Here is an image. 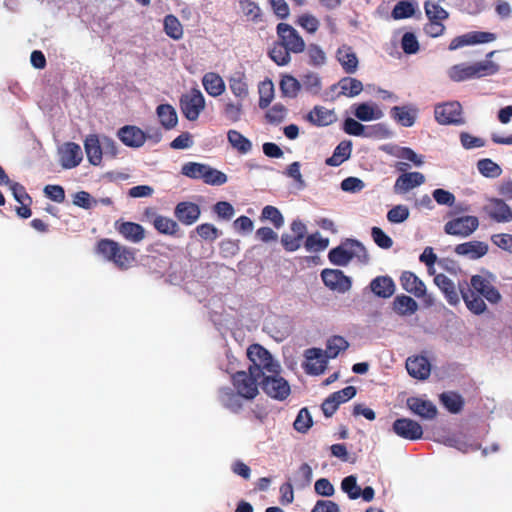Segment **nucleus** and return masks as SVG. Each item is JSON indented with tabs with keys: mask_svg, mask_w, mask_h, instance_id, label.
<instances>
[{
	"mask_svg": "<svg viewBox=\"0 0 512 512\" xmlns=\"http://www.w3.org/2000/svg\"><path fill=\"white\" fill-rule=\"evenodd\" d=\"M251 362L247 371H237L231 376V387H221L217 392L220 404L233 413H239L244 401H253L259 395L261 377L267 372H276L278 362L260 344H252L247 349Z\"/></svg>",
	"mask_w": 512,
	"mask_h": 512,
	"instance_id": "obj_1",
	"label": "nucleus"
},
{
	"mask_svg": "<svg viewBox=\"0 0 512 512\" xmlns=\"http://www.w3.org/2000/svg\"><path fill=\"white\" fill-rule=\"evenodd\" d=\"M458 289L467 309L475 315H480L487 309L483 298L492 304L501 300L498 289L482 275H473L470 283L459 282Z\"/></svg>",
	"mask_w": 512,
	"mask_h": 512,
	"instance_id": "obj_2",
	"label": "nucleus"
},
{
	"mask_svg": "<svg viewBox=\"0 0 512 512\" xmlns=\"http://www.w3.org/2000/svg\"><path fill=\"white\" fill-rule=\"evenodd\" d=\"M95 253L120 270L131 268L136 262V250L119 242L102 238L97 241Z\"/></svg>",
	"mask_w": 512,
	"mask_h": 512,
	"instance_id": "obj_3",
	"label": "nucleus"
},
{
	"mask_svg": "<svg viewBox=\"0 0 512 512\" xmlns=\"http://www.w3.org/2000/svg\"><path fill=\"white\" fill-rule=\"evenodd\" d=\"M499 70L500 66L497 63L487 59L472 64L460 63L453 65L448 70V76L454 82H463L492 76L497 74Z\"/></svg>",
	"mask_w": 512,
	"mask_h": 512,
	"instance_id": "obj_4",
	"label": "nucleus"
},
{
	"mask_svg": "<svg viewBox=\"0 0 512 512\" xmlns=\"http://www.w3.org/2000/svg\"><path fill=\"white\" fill-rule=\"evenodd\" d=\"M280 364L276 372H267L261 377L263 392L272 399L283 401L288 398L291 388L286 379L280 376Z\"/></svg>",
	"mask_w": 512,
	"mask_h": 512,
	"instance_id": "obj_5",
	"label": "nucleus"
},
{
	"mask_svg": "<svg viewBox=\"0 0 512 512\" xmlns=\"http://www.w3.org/2000/svg\"><path fill=\"white\" fill-rule=\"evenodd\" d=\"M180 110L189 121H196L205 109V98L200 90L191 89L183 94L179 100Z\"/></svg>",
	"mask_w": 512,
	"mask_h": 512,
	"instance_id": "obj_6",
	"label": "nucleus"
},
{
	"mask_svg": "<svg viewBox=\"0 0 512 512\" xmlns=\"http://www.w3.org/2000/svg\"><path fill=\"white\" fill-rule=\"evenodd\" d=\"M478 227V217L465 215L447 221L444 225V232L448 235L465 238L476 231Z\"/></svg>",
	"mask_w": 512,
	"mask_h": 512,
	"instance_id": "obj_7",
	"label": "nucleus"
},
{
	"mask_svg": "<svg viewBox=\"0 0 512 512\" xmlns=\"http://www.w3.org/2000/svg\"><path fill=\"white\" fill-rule=\"evenodd\" d=\"M278 40L291 53L299 54L305 50V42L298 31L287 23H279L276 27Z\"/></svg>",
	"mask_w": 512,
	"mask_h": 512,
	"instance_id": "obj_8",
	"label": "nucleus"
},
{
	"mask_svg": "<svg viewBox=\"0 0 512 512\" xmlns=\"http://www.w3.org/2000/svg\"><path fill=\"white\" fill-rule=\"evenodd\" d=\"M401 287L417 298L423 299L427 306L434 304L433 298L426 293L424 282L411 271H404L400 276Z\"/></svg>",
	"mask_w": 512,
	"mask_h": 512,
	"instance_id": "obj_9",
	"label": "nucleus"
},
{
	"mask_svg": "<svg viewBox=\"0 0 512 512\" xmlns=\"http://www.w3.org/2000/svg\"><path fill=\"white\" fill-rule=\"evenodd\" d=\"M434 114L436 121L441 125H459L464 123L462 106L457 101L437 105Z\"/></svg>",
	"mask_w": 512,
	"mask_h": 512,
	"instance_id": "obj_10",
	"label": "nucleus"
},
{
	"mask_svg": "<svg viewBox=\"0 0 512 512\" xmlns=\"http://www.w3.org/2000/svg\"><path fill=\"white\" fill-rule=\"evenodd\" d=\"M392 431L400 438L415 441L423 436L422 426L410 418H398L392 424Z\"/></svg>",
	"mask_w": 512,
	"mask_h": 512,
	"instance_id": "obj_11",
	"label": "nucleus"
},
{
	"mask_svg": "<svg viewBox=\"0 0 512 512\" xmlns=\"http://www.w3.org/2000/svg\"><path fill=\"white\" fill-rule=\"evenodd\" d=\"M321 278L327 288L338 293H345L350 290L352 282L350 277L338 269H324Z\"/></svg>",
	"mask_w": 512,
	"mask_h": 512,
	"instance_id": "obj_12",
	"label": "nucleus"
},
{
	"mask_svg": "<svg viewBox=\"0 0 512 512\" xmlns=\"http://www.w3.org/2000/svg\"><path fill=\"white\" fill-rule=\"evenodd\" d=\"M488 217L497 223H508L512 221V208L502 198H490L484 206Z\"/></svg>",
	"mask_w": 512,
	"mask_h": 512,
	"instance_id": "obj_13",
	"label": "nucleus"
},
{
	"mask_svg": "<svg viewBox=\"0 0 512 512\" xmlns=\"http://www.w3.org/2000/svg\"><path fill=\"white\" fill-rule=\"evenodd\" d=\"M117 136L125 146L131 148H139L147 140V133L133 125L121 127L117 132Z\"/></svg>",
	"mask_w": 512,
	"mask_h": 512,
	"instance_id": "obj_14",
	"label": "nucleus"
},
{
	"mask_svg": "<svg viewBox=\"0 0 512 512\" xmlns=\"http://www.w3.org/2000/svg\"><path fill=\"white\" fill-rule=\"evenodd\" d=\"M199 205L190 201L179 202L174 209V216L183 225H193L200 217Z\"/></svg>",
	"mask_w": 512,
	"mask_h": 512,
	"instance_id": "obj_15",
	"label": "nucleus"
},
{
	"mask_svg": "<svg viewBox=\"0 0 512 512\" xmlns=\"http://www.w3.org/2000/svg\"><path fill=\"white\" fill-rule=\"evenodd\" d=\"M114 226L116 231L128 242L140 243L145 238V229L138 223L117 220Z\"/></svg>",
	"mask_w": 512,
	"mask_h": 512,
	"instance_id": "obj_16",
	"label": "nucleus"
},
{
	"mask_svg": "<svg viewBox=\"0 0 512 512\" xmlns=\"http://www.w3.org/2000/svg\"><path fill=\"white\" fill-rule=\"evenodd\" d=\"M145 215L150 218L154 228L164 235L177 236L180 230L178 223L172 218L156 214L153 210H146Z\"/></svg>",
	"mask_w": 512,
	"mask_h": 512,
	"instance_id": "obj_17",
	"label": "nucleus"
},
{
	"mask_svg": "<svg viewBox=\"0 0 512 512\" xmlns=\"http://www.w3.org/2000/svg\"><path fill=\"white\" fill-rule=\"evenodd\" d=\"M83 159V153L79 144L67 142L60 149V163L64 169L77 167Z\"/></svg>",
	"mask_w": 512,
	"mask_h": 512,
	"instance_id": "obj_18",
	"label": "nucleus"
},
{
	"mask_svg": "<svg viewBox=\"0 0 512 512\" xmlns=\"http://www.w3.org/2000/svg\"><path fill=\"white\" fill-rule=\"evenodd\" d=\"M425 176L421 172L402 173L395 181L393 190L395 194H405L410 190L424 184Z\"/></svg>",
	"mask_w": 512,
	"mask_h": 512,
	"instance_id": "obj_19",
	"label": "nucleus"
},
{
	"mask_svg": "<svg viewBox=\"0 0 512 512\" xmlns=\"http://www.w3.org/2000/svg\"><path fill=\"white\" fill-rule=\"evenodd\" d=\"M488 244L483 241L473 240L458 244L455 246L454 252L457 255L468 257L476 260L488 253Z\"/></svg>",
	"mask_w": 512,
	"mask_h": 512,
	"instance_id": "obj_20",
	"label": "nucleus"
},
{
	"mask_svg": "<svg viewBox=\"0 0 512 512\" xmlns=\"http://www.w3.org/2000/svg\"><path fill=\"white\" fill-rule=\"evenodd\" d=\"M407 407L419 417L432 420L437 416L436 406L429 400L419 397H410L407 399Z\"/></svg>",
	"mask_w": 512,
	"mask_h": 512,
	"instance_id": "obj_21",
	"label": "nucleus"
},
{
	"mask_svg": "<svg viewBox=\"0 0 512 512\" xmlns=\"http://www.w3.org/2000/svg\"><path fill=\"white\" fill-rule=\"evenodd\" d=\"M307 362L305 364V371L310 375H320L324 372L327 360L323 356L322 350L318 348H311L306 351Z\"/></svg>",
	"mask_w": 512,
	"mask_h": 512,
	"instance_id": "obj_22",
	"label": "nucleus"
},
{
	"mask_svg": "<svg viewBox=\"0 0 512 512\" xmlns=\"http://www.w3.org/2000/svg\"><path fill=\"white\" fill-rule=\"evenodd\" d=\"M406 369L410 376L424 380L430 375V363L424 356L409 357L406 361Z\"/></svg>",
	"mask_w": 512,
	"mask_h": 512,
	"instance_id": "obj_23",
	"label": "nucleus"
},
{
	"mask_svg": "<svg viewBox=\"0 0 512 512\" xmlns=\"http://www.w3.org/2000/svg\"><path fill=\"white\" fill-rule=\"evenodd\" d=\"M306 119L314 126L322 127L333 124L337 116L332 109L324 106H315L308 114Z\"/></svg>",
	"mask_w": 512,
	"mask_h": 512,
	"instance_id": "obj_24",
	"label": "nucleus"
},
{
	"mask_svg": "<svg viewBox=\"0 0 512 512\" xmlns=\"http://www.w3.org/2000/svg\"><path fill=\"white\" fill-rule=\"evenodd\" d=\"M337 60L346 74H353L357 71L359 61L352 47L342 45L336 52Z\"/></svg>",
	"mask_w": 512,
	"mask_h": 512,
	"instance_id": "obj_25",
	"label": "nucleus"
},
{
	"mask_svg": "<svg viewBox=\"0 0 512 512\" xmlns=\"http://www.w3.org/2000/svg\"><path fill=\"white\" fill-rule=\"evenodd\" d=\"M434 283L442 291L447 302L450 305L456 306L459 304L460 298L456 290L455 284L448 276L442 273L437 274L434 277Z\"/></svg>",
	"mask_w": 512,
	"mask_h": 512,
	"instance_id": "obj_26",
	"label": "nucleus"
},
{
	"mask_svg": "<svg viewBox=\"0 0 512 512\" xmlns=\"http://www.w3.org/2000/svg\"><path fill=\"white\" fill-rule=\"evenodd\" d=\"M84 148L88 161L94 166L100 165L103 158V149L98 136L95 134L88 135L84 141Z\"/></svg>",
	"mask_w": 512,
	"mask_h": 512,
	"instance_id": "obj_27",
	"label": "nucleus"
},
{
	"mask_svg": "<svg viewBox=\"0 0 512 512\" xmlns=\"http://www.w3.org/2000/svg\"><path fill=\"white\" fill-rule=\"evenodd\" d=\"M391 117L401 126L411 127L417 117V109L411 106H394L390 110Z\"/></svg>",
	"mask_w": 512,
	"mask_h": 512,
	"instance_id": "obj_28",
	"label": "nucleus"
},
{
	"mask_svg": "<svg viewBox=\"0 0 512 512\" xmlns=\"http://www.w3.org/2000/svg\"><path fill=\"white\" fill-rule=\"evenodd\" d=\"M202 84L205 91L212 97H218L225 91L224 80L215 72H208L204 74Z\"/></svg>",
	"mask_w": 512,
	"mask_h": 512,
	"instance_id": "obj_29",
	"label": "nucleus"
},
{
	"mask_svg": "<svg viewBox=\"0 0 512 512\" xmlns=\"http://www.w3.org/2000/svg\"><path fill=\"white\" fill-rule=\"evenodd\" d=\"M370 288L376 296L389 298L394 294L395 284L388 276H378L370 282Z\"/></svg>",
	"mask_w": 512,
	"mask_h": 512,
	"instance_id": "obj_30",
	"label": "nucleus"
},
{
	"mask_svg": "<svg viewBox=\"0 0 512 512\" xmlns=\"http://www.w3.org/2000/svg\"><path fill=\"white\" fill-rule=\"evenodd\" d=\"M340 88L339 96L355 97L363 90V84L360 80L352 77H343L337 84L332 85L331 89Z\"/></svg>",
	"mask_w": 512,
	"mask_h": 512,
	"instance_id": "obj_31",
	"label": "nucleus"
},
{
	"mask_svg": "<svg viewBox=\"0 0 512 512\" xmlns=\"http://www.w3.org/2000/svg\"><path fill=\"white\" fill-rule=\"evenodd\" d=\"M392 304L394 312L399 316H410L418 310L417 302L405 294L396 296Z\"/></svg>",
	"mask_w": 512,
	"mask_h": 512,
	"instance_id": "obj_32",
	"label": "nucleus"
},
{
	"mask_svg": "<svg viewBox=\"0 0 512 512\" xmlns=\"http://www.w3.org/2000/svg\"><path fill=\"white\" fill-rule=\"evenodd\" d=\"M156 114L159 118L160 124L166 130H171L176 127L178 123V116L175 108L172 105L160 104L156 108Z\"/></svg>",
	"mask_w": 512,
	"mask_h": 512,
	"instance_id": "obj_33",
	"label": "nucleus"
},
{
	"mask_svg": "<svg viewBox=\"0 0 512 512\" xmlns=\"http://www.w3.org/2000/svg\"><path fill=\"white\" fill-rule=\"evenodd\" d=\"M228 82L229 88L236 98L243 100L248 96V84L243 72L234 73L231 77H229Z\"/></svg>",
	"mask_w": 512,
	"mask_h": 512,
	"instance_id": "obj_34",
	"label": "nucleus"
},
{
	"mask_svg": "<svg viewBox=\"0 0 512 512\" xmlns=\"http://www.w3.org/2000/svg\"><path fill=\"white\" fill-rule=\"evenodd\" d=\"M227 139L230 145L241 154H246L252 149L251 141L237 130H229Z\"/></svg>",
	"mask_w": 512,
	"mask_h": 512,
	"instance_id": "obj_35",
	"label": "nucleus"
},
{
	"mask_svg": "<svg viewBox=\"0 0 512 512\" xmlns=\"http://www.w3.org/2000/svg\"><path fill=\"white\" fill-rule=\"evenodd\" d=\"M354 115L360 121H371L380 119L383 113L380 109L369 103H360L356 105Z\"/></svg>",
	"mask_w": 512,
	"mask_h": 512,
	"instance_id": "obj_36",
	"label": "nucleus"
},
{
	"mask_svg": "<svg viewBox=\"0 0 512 512\" xmlns=\"http://www.w3.org/2000/svg\"><path fill=\"white\" fill-rule=\"evenodd\" d=\"M239 6L243 15L251 22L257 24L263 20V13L259 5L252 0H240Z\"/></svg>",
	"mask_w": 512,
	"mask_h": 512,
	"instance_id": "obj_37",
	"label": "nucleus"
},
{
	"mask_svg": "<svg viewBox=\"0 0 512 512\" xmlns=\"http://www.w3.org/2000/svg\"><path fill=\"white\" fill-rule=\"evenodd\" d=\"M259 101L258 106L260 109H266L271 104L274 98V85L269 79L264 80L258 85Z\"/></svg>",
	"mask_w": 512,
	"mask_h": 512,
	"instance_id": "obj_38",
	"label": "nucleus"
},
{
	"mask_svg": "<svg viewBox=\"0 0 512 512\" xmlns=\"http://www.w3.org/2000/svg\"><path fill=\"white\" fill-rule=\"evenodd\" d=\"M268 54L271 60L278 66H285L291 61V52L279 41L273 43V46Z\"/></svg>",
	"mask_w": 512,
	"mask_h": 512,
	"instance_id": "obj_39",
	"label": "nucleus"
},
{
	"mask_svg": "<svg viewBox=\"0 0 512 512\" xmlns=\"http://www.w3.org/2000/svg\"><path fill=\"white\" fill-rule=\"evenodd\" d=\"M329 261L338 266H346L351 261L350 249L345 245L337 246L328 253Z\"/></svg>",
	"mask_w": 512,
	"mask_h": 512,
	"instance_id": "obj_40",
	"label": "nucleus"
},
{
	"mask_svg": "<svg viewBox=\"0 0 512 512\" xmlns=\"http://www.w3.org/2000/svg\"><path fill=\"white\" fill-rule=\"evenodd\" d=\"M349 347V343L342 336H333L328 339L326 344V357L336 358L341 351H345Z\"/></svg>",
	"mask_w": 512,
	"mask_h": 512,
	"instance_id": "obj_41",
	"label": "nucleus"
},
{
	"mask_svg": "<svg viewBox=\"0 0 512 512\" xmlns=\"http://www.w3.org/2000/svg\"><path fill=\"white\" fill-rule=\"evenodd\" d=\"M164 31L174 40H179L183 36V27L178 18L172 14L164 18Z\"/></svg>",
	"mask_w": 512,
	"mask_h": 512,
	"instance_id": "obj_42",
	"label": "nucleus"
},
{
	"mask_svg": "<svg viewBox=\"0 0 512 512\" xmlns=\"http://www.w3.org/2000/svg\"><path fill=\"white\" fill-rule=\"evenodd\" d=\"M262 221H269L276 229L281 228L284 225V217L280 210L272 205H267L262 209L261 217Z\"/></svg>",
	"mask_w": 512,
	"mask_h": 512,
	"instance_id": "obj_43",
	"label": "nucleus"
},
{
	"mask_svg": "<svg viewBox=\"0 0 512 512\" xmlns=\"http://www.w3.org/2000/svg\"><path fill=\"white\" fill-rule=\"evenodd\" d=\"M477 169L487 178H497L502 173V168L489 158L480 159L477 162Z\"/></svg>",
	"mask_w": 512,
	"mask_h": 512,
	"instance_id": "obj_44",
	"label": "nucleus"
},
{
	"mask_svg": "<svg viewBox=\"0 0 512 512\" xmlns=\"http://www.w3.org/2000/svg\"><path fill=\"white\" fill-rule=\"evenodd\" d=\"M441 401L445 408L454 414L459 413L464 406V400L462 396L454 392L443 393L441 395Z\"/></svg>",
	"mask_w": 512,
	"mask_h": 512,
	"instance_id": "obj_45",
	"label": "nucleus"
},
{
	"mask_svg": "<svg viewBox=\"0 0 512 512\" xmlns=\"http://www.w3.org/2000/svg\"><path fill=\"white\" fill-rule=\"evenodd\" d=\"M345 245L350 249L351 260L357 258L362 264H368L370 257L364 245L358 240L348 239Z\"/></svg>",
	"mask_w": 512,
	"mask_h": 512,
	"instance_id": "obj_46",
	"label": "nucleus"
},
{
	"mask_svg": "<svg viewBox=\"0 0 512 512\" xmlns=\"http://www.w3.org/2000/svg\"><path fill=\"white\" fill-rule=\"evenodd\" d=\"M300 88V82L291 75L284 76L280 81V90L286 97L295 98L298 95Z\"/></svg>",
	"mask_w": 512,
	"mask_h": 512,
	"instance_id": "obj_47",
	"label": "nucleus"
},
{
	"mask_svg": "<svg viewBox=\"0 0 512 512\" xmlns=\"http://www.w3.org/2000/svg\"><path fill=\"white\" fill-rule=\"evenodd\" d=\"M227 175L206 164V169L203 174L202 180L204 183L212 186H220L227 182Z\"/></svg>",
	"mask_w": 512,
	"mask_h": 512,
	"instance_id": "obj_48",
	"label": "nucleus"
},
{
	"mask_svg": "<svg viewBox=\"0 0 512 512\" xmlns=\"http://www.w3.org/2000/svg\"><path fill=\"white\" fill-rule=\"evenodd\" d=\"M424 9L428 20L444 21L449 17V13L443 7L430 0L424 3Z\"/></svg>",
	"mask_w": 512,
	"mask_h": 512,
	"instance_id": "obj_49",
	"label": "nucleus"
},
{
	"mask_svg": "<svg viewBox=\"0 0 512 512\" xmlns=\"http://www.w3.org/2000/svg\"><path fill=\"white\" fill-rule=\"evenodd\" d=\"M223 116L232 123H236L241 119L243 114V105L241 102L234 103L228 101L222 109Z\"/></svg>",
	"mask_w": 512,
	"mask_h": 512,
	"instance_id": "obj_50",
	"label": "nucleus"
},
{
	"mask_svg": "<svg viewBox=\"0 0 512 512\" xmlns=\"http://www.w3.org/2000/svg\"><path fill=\"white\" fill-rule=\"evenodd\" d=\"M287 115V108L281 104H274L265 114L267 123L277 125L284 121Z\"/></svg>",
	"mask_w": 512,
	"mask_h": 512,
	"instance_id": "obj_51",
	"label": "nucleus"
},
{
	"mask_svg": "<svg viewBox=\"0 0 512 512\" xmlns=\"http://www.w3.org/2000/svg\"><path fill=\"white\" fill-rule=\"evenodd\" d=\"M329 245L328 238H322L318 233L306 237L304 246L308 251L319 252L325 250Z\"/></svg>",
	"mask_w": 512,
	"mask_h": 512,
	"instance_id": "obj_52",
	"label": "nucleus"
},
{
	"mask_svg": "<svg viewBox=\"0 0 512 512\" xmlns=\"http://www.w3.org/2000/svg\"><path fill=\"white\" fill-rule=\"evenodd\" d=\"M206 164L198 162H187L181 168V173L191 179H202Z\"/></svg>",
	"mask_w": 512,
	"mask_h": 512,
	"instance_id": "obj_53",
	"label": "nucleus"
},
{
	"mask_svg": "<svg viewBox=\"0 0 512 512\" xmlns=\"http://www.w3.org/2000/svg\"><path fill=\"white\" fill-rule=\"evenodd\" d=\"M343 130L346 134L353 136H370L365 126L353 118H346L343 123Z\"/></svg>",
	"mask_w": 512,
	"mask_h": 512,
	"instance_id": "obj_54",
	"label": "nucleus"
},
{
	"mask_svg": "<svg viewBox=\"0 0 512 512\" xmlns=\"http://www.w3.org/2000/svg\"><path fill=\"white\" fill-rule=\"evenodd\" d=\"M312 417L308 411L307 408H302L295 421H294V428L296 431L301 433H306L309 428L312 426Z\"/></svg>",
	"mask_w": 512,
	"mask_h": 512,
	"instance_id": "obj_55",
	"label": "nucleus"
},
{
	"mask_svg": "<svg viewBox=\"0 0 512 512\" xmlns=\"http://www.w3.org/2000/svg\"><path fill=\"white\" fill-rule=\"evenodd\" d=\"M312 481V469L307 463H303L295 474V483L300 488H305Z\"/></svg>",
	"mask_w": 512,
	"mask_h": 512,
	"instance_id": "obj_56",
	"label": "nucleus"
},
{
	"mask_svg": "<svg viewBox=\"0 0 512 512\" xmlns=\"http://www.w3.org/2000/svg\"><path fill=\"white\" fill-rule=\"evenodd\" d=\"M341 488L350 499L354 500L360 497L361 488L357 485V479L353 475H349L342 480Z\"/></svg>",
	"mask_w": 512,
	"mask_h": 512,
	"instance_id": "obj_57",
	"label": "nucleus"
},
{
	"mask_svg": "<svg viewBox=\"0 0 512 512\" xmlns=\"http://www.w3.org/2000/svg\"><path fill=\"white\" fill-rule=\"evenodd\" d=\"M309 62L313 66H322L326 62L325 52L317 44H309L307 48Z\"/></svg>",
	"mask_w": 512,
	"mask_h": 512,
	"instance_id": "obj_58",
	"label": "nucleus"
},
{
	"mask_svg": "<svg viewBox=\"0 0 512 512\" xmlns=\"http://www.w3.org/2000/svg\"><path fill=\"white\" fill-rule=\"evenodd\" d=\"M195 232L200 236L201 239L211 242L216 240L220 235L218 228L210 223H203L198 225L195 229Z\"/></svg>",
	"mask_w": 512,
	"mask_h": 512,
	"instance_id": "obj_59",
	"label": "nucleus"
},
{
	"mask_svg": "<svg viewBox=\"0 0 512 512\" xmlns=\"http://www.w3.org/2000/svg\"><path fill=\"white\" fill-rule=\"evenodd\" d=\"M296 23L311 34L315 33L320 26L319 20L309 13L300 15Z\"/></svg>",
	"mask_w": 512,
	"mask_h": 512,
	"instance_id": "obj_60",
	"label": "nucleus"
},
{
	"mask_svg": "<svg viewBox=\"0 0 512 512\" xmlns=\"http://www.w3.org/2000/svg\"><path fill=\"white\" fill-rule=\"evenodd\" d=\"M409 218V209L405 205H396L387 213V220L391 223H402Z\"/></svg>",
	"mask_w": 512,
	"mask_h": 512,
	"instance_id": "obj_61",
	"label": "nucleus"
},
{
	"mask_svg": "<svg viewBox=\"0 0 512 512\" xmlns=\"http://www.w3.org/2000/svg\"><path fill=\"white\" fill-rule=\"evenodd\" d=\"M414 11V6L411 2L400 1L394 6L392 10V17L394 19L409 18L414 14Z\"/></svg>",
	"mask_w": 512,
	"mask_h": 512,
	"instance_id": "obj_62",
	"label": "nucleus"
},
{
	"mask_svg": "<svg viewBox=\"0 0 512 512\" xmlns=\"http://www.w3.org/2000/svg\"><path fill=\"white\" fill-rule=\"evenodd\" d=\"M371 236L373 241L382 249H390L393 246V240L381 228L372 227Z\"/></svg>",
	"mask_w": 512,
	"mask_h": 512,
	"instance_id": "obj_63",
	"label": "nucleus"
},
{
	"mask_svg": "<svg viewBox=\"0 0 512 512\" xmlns=\"http://www.w3.org/2000/svg\"><path fill=\"white\" fill-rule=\"evenodd\" d=\"M491 241L500 249L512 254V235L508 233H499L491 236Z\"/></svg>",
	"mask_w": 512,
	"mask_h": 512,
	"instance_id": "obj_64",
	"label": "nucleus"
}]
</instances>
